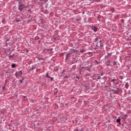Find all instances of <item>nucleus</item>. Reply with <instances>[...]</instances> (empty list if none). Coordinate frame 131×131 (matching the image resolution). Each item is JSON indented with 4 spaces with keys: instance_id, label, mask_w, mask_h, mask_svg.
<instances>
[{
    "instance_id": "nucleus-29",
    "label": "nucleus",
    "mask_w": 131,
    "mask_h": 131,
    "mask_svg": "<svg viewBox=\"0 0 131 131\" xmlns=\"http://www.w3.org/2000/svg\"><path fill=\"white\" fill-rule=\"evenodd\" d=\"M107 66H112V65L110 63H107L106 64Z\"/></svg>"
},
{
    "instance_id": "nucleus-24",
    "label": "nucleus",
    "mask_w": 131,
    "mask_h": 131,
    "mask_svg": "<svg viewBox=\"0 0 131 131\" xmlns=\"http://www.w3.org/2000/svg\"><path fill=\"white\" fill-rule=\"evenodd\" d=\"M104 74H105V73H104V72H102V73H101L100 75H101V76H103V75H104Z\"/></svg>"
},
{
    "instance_id": "nucleus-4",
    "label": "nucleus",
    "mask_w": 131,
    "mask_h": 131,
    "mask_svg": "<svg viewBox=\"0 0 131 131\" xmlns=\"http://www.w3.org/2000/svg\"><path fill=\"white\" fill-rule=\"evenodd\" d=\"M94 79L95 80H98V79H101V77L100 76V74H94L93 76Z\"/></svg>"
},
{
    "instance_id": "nucleus-31",
    "label": "nucleus",
    "mask_w": 131,
    "mask_h": 131,
    "mask_svg": "<svg viewBox=\"0 0 131 131\" xmlns=\"http://www.w3.org/2000/svg\"><path fill=\"white\" fill-rule=\"evenodd\" d=\"M111 62H112V61H110V60L108 61V63H109V64H110V63H111Z\"/></svg>"
},
{
    "instance_id": "nucleus-18",
    "label": "nucleus",
    "mask_w": 131,
    "mask_h": 131,
    "mask_svg": "<svg viewBox=\"0 0 131 131\" xmlns=\"http://www.w3.org/2000/svg\"><path fill=\"white\" fill-rule=\"evenodd\" d=\"M107 57L108 56H112V53H110L109 52H107Z\"/></svg>"
},
{
    "instance_id": "nucleus-7",
    "label": "nucleus",
    "mask_w": 131,
    "mask_h": 131,
    "mask_svg": "<svg viewBox=\"0 0 131 131\" xmlns=\"http://www.w3.org/2000/svg\"><path fill=\"white\" fill-rule=\"evenodd\" d=\"M35 68H36V66L32 65L31 70H34V69H35Z\"/></svg>"
},
{
    "instance_id": "nucleus-5",
    "label": "nucleus",
    "mask_w": 131,
    "mask_h": 131,
    "mask_svg": "<svg viewBox=\"0 0 131 131\" xmlns=\"http://www.w3.org/2000/svg\"><path fill=\"white\" fill-rule=\"evenodd\" d=\"M115 89H116V90L113 89L112 91L114 92V94L115 95H118L119 92V88H115Z\"/></svg>"
},
{
    "instance_id": "nucleus-11",
    "label": "nucleus",
    "mask_w": 131,
    "mask_h": 131,
    "mask_svg": "<svg viewBox=\"0 0 131 131\" xmlns=\"http://www.w3.org/2000/svg\"><path fill=\"white\" fill-rule=\"evenodd\" d=\"M94 64H95V65H98L99 64V61H97V60H95L94 61Z\"/></svg>"
},
{
    "instance_id": "nucleus-21",
    "label": "nucleus",
    "mask_w": 131,
    "mask_h": 131,
    "mask_svg": "<svg viewBox=\"0 0 131 131\" xmlns=\"http://www.w3.org/2000/svg\"><path fill=\"white\" fill-rule=\"evenodd\" d=\"M116 61H114L113 62V66H115L116 65Z\"/></svg>"
},
{
    "instance_id": "nucleus-26",
    "label": "nucleus",
    "mask_w": 131,
    "mask_h": 131,
    "mask_svg": "<svg viewBox=\"0 0 131 131\" xmlns=\"http://www.w3.org/2000/svg\"><path fill=\"white\" fill-rule=\"evenodd\" d=\"M60 108H63V107H64V105H63V104H61L60 105Z\"/></svg>"
},
{
    "instance_id": "nucleus-3",
    "label": "nucleus",
    "mask_w": 131,
    "mask_h": 131,
    "mask_svg": "<svg viewBox=\"0 0 131 131\" xmlns=\"http://www.w3.org/2000/svg\"><path fill=\"white\" fill-rule=\"evenodd\" d=\"M22 73H23L22 72V71H17L14 75H15L16 77L18 78V77H20V76H22Z\"/></svg>"
},
{
    "instance_id": "nucleus-37",
    "label": "nucleus",
    "mask_w": 131,
    "mask_h": 131,
    "mask_svg": "<svg viewBox=\"0 0 131 131\" xmlns=\"http://www.w3.org/2000/svg\"><path fill=\"white\" fill-rule=\"evenodd\" d=\"M71 51H74V50H73V49H71Z\"/></svg>"
},
{
    "instance_id": "nucleus-25",
    "label": "nucleus",
    "mask_w": 131,
    "mask_h": 131,
    "mask_svg": "<svg viewBox=\"0 0 131 131\" xmlns=\"http://www.w3.org/2000/svg\"><path fill=\"white\" fill-rule=\"evenodd\" d=\"M80 53H83V52H84V50L82 49L80 51Z\"/></svg>"
},
{
    "instance_id": "nucleus-10",
    "label": "nucleus",
    "mask_w": 131,
    "mask_h": 131,
    "mask_svg": "<svg viewBox=\"0 0 131 131\" xmlns=\"http://www.w3.org/2000/svg\"><path fill=\"white\" fill-rule=\"evenodd\" d=\"M46 77L48 78H50L51 76H49V72H47V73L46 74Z\"/></svg>"
},
{
    "instance_id": "nucleus-39",
    "label": "nucleus",
    "mask_w": 131,
    "mask_h": 131,
    "mask_svg": "<svg viewBox=\"0 0 131 131\" xmlns=\"http://www.w3.org/2000/svg\"><path fill=\"white\" fill-rule=\"evenodd\" d=\"M66 106H67V103H66Z\"/></svg>"
},
{
    "instance_id": "nucleus-14",
    "label": "nucleus",
    "mask_w": 131,
    "mask_h": 131,
    "mask_svg": "<svg viewBox=\"0 0 131 131\" xmlns=\"http://www.w3.org/2000/svg\"><path fill=\"white\" fill-rule=\"evenodd\" d=\"M38 60H39V61H40V60H45V59L42 58V57H38Z\"/></svg>"
},
{
    "instance_id": "nucleus-6",
    "label": "nucleus",
    "mask_w": 131,
    "mask_h": 131,
    "mask_svg": "<svg viewBox=\"0 0 131 131\" xmlns=\"http://www.w3.org/2000/svg\"><path fill=\"white\" fill-rule=\"evenodd\" d=\"M91 29H92L94 32H97V31H98V28L96 26L91 27Z\"/></svg>"
},
{
    "instance_id": "nucleus-27",
    "label": "nucleus",
    "mask_w": 131,
    "mask_h": 131,
    "mask_svg": "<svg viewBox=\"0 0 131 131\" xmlns=\"http://www.w3.org/2000/svg\"><path fill=\"white\" fill-rule=\"evenodd\" d=\"M24 98L26 101L27 100V97H26V96H24Z\"/></svg>"
},
{
    "instance_id": "nucleus-8",
    "label": "nucleus",
    "mask_w": 131,
    "mask_h": 131,
    "mask_svg": "<svg viewBox=\"0 0 131 131\" xmlns=\"http://www.w3.org/2000/svg\"><path fill=\"white\" fill-rule=\"evenodd\" d=\"M11 67H12V68H16V67H17L16 66V63H12L11 64Z\"/></svg>"
},
{
    "instance_id": "nucleus-13",
    "label": "nucleus",
    "mask_w": 131,
    "mask_h": 131,
    "mask_svg": "<svg viewBox=\"0 0 131 131\" xmlns=\"http://www.w3.org/2000/svg\"><path fill=\"white\" fill-rule=\"evenodd\" d=\"M39 37L38 36H37L35 37L34 39L35 40H38V39H39Z\"/></svg>"
},
{
    "instance_id": "nucleus-35",
    "label": "nucleus",
    "mask_w": 131,
    "mask_h": 131,
    "mask_svg": "<svg viewBox=\"0 0 131 131\" xmlns=\"http://www.w3.org/2000/svg\"><path fill=\"white\" fill-rule=\"evenodd\" d=\"M80 131H83V130L82 129H81Z\"/></svg>"
},
{
    "instance_id": "nucleus-16",
    "label": "nucleus",
    "mask_w": 131,
    "mask_h": 131,
    "mask_svg": "<svg viewBox=\"0 0 131 131\" xmlns=\"http://www.w3.org/2000/svg\"><path fill=\"white\" fill-rule=\"evenodd\" d=\"M14 56H15V54H13L11 55H9V58H12L13 59V58H14Z\"/></svg>"
},
{
    "instance_id": "nucleus-17",
    "label": "nucleus",
    "mask_w": 131,
    "mask_h": 131,
    "mask_svg": "<svg viewBox=\"0 0 131 131\" xmlns=\"http://www.w3.org/2000/svg\"><path fill=\"white\" fill-rule=\"evenodd\" d=\"M116 81H117V79H113L112 80V82H114V83H115V82Z\"/></svg>"
},
{
    "instance_id": "nucleus-23",
    "label": "nucleus",
    "mask_w": 131,
    "mask_h": 131,
    "mask_svg": "<svg viewBox=\"0 0 131 131\" xmlns=\"http://www.w3.org/2000/svg\"><path fill=\"white\" fill-rule=\"evenodd\" d=\"M5 18H4V19H3V20H2V23H3V24H5Z\"/></svg>"
},
{
    "instance_id": "nucleus-36",
    "label": "nucleus",
    "mask_w": 131,
    "mask_h": 131,
    "mask_svg": "<svg viewBox=\"0 0 131 131\" xmlns=\"http://www.w3.org/2000/svg\"><path fill=\"white\" fill-rule=\"evenodd\" d=\"M89 2H92V1H93V0H89Z\"/></svg>"
},
{
    "instance_id": "nucleus-30",
    "label": "nucleus",
    "mask_w": 131,
    "mask_h": 131,
    "mask_svg": "<svg viewBox=\"0 0 131 131\" xmlns=\"http://www.w3.org/2000/svg\"><path fill=\"white\" fill-rule=\"evenodd\" d=\"M5 89H6V87H5V86H3L2 89H3V90H5Z\"/></svg>"
},
{
    "instance_id": "nucleus-28",
    "label": "nucleus",
    "mask_w": 131,
    "mask_h": 131,
    "mask_svg": "<svg viewBox=\"0 0 131 131\" xmlns=\"http://www.w3.org/2000/svg\"><path fill=\"white\" fill-rule=\"evenodd\" d=\"M19 82H20L21 83H23V80H19Z\"/></svg>"
},
{
    "instance_id": "nucleus-1",
    "label": "nucleus",
    "mask_w": 131,
    "mask_h": 131,
    "mask_svg": "<svg viewBox=\"0 0 131 131\" xmlns=\"http://www.w3.org/2000/svg\"><path fill=\"white\" fill-rule=\"evenodd\" d=\"M95 42H96V47H98V48H102V47L104 46V44L100 37L96 38L95 39Z\"/></svg>"
},
{
    "instance_id": "nucleus-33",
    "label": "nucleus",
    "mask_w": 131,
    "mask_h": 131,
    "mask_svg": "<svg viewBox=\"0 0 131 131\" xmlns=\"http://www.w3.org/2000/svg\"><path fill=\"white\" fill-rule=\"evenodd\" d=\"M21 80H24V77H22Z\"/></svg>"
},
{
    "instance_id": "nucleus-9",
    "label": "nucleus",
    "mask_w": 131,
    "mask_h": 131,
    "mask_svg": "<svg viewBox=\"0 0 131 131\" xmlns=\"http://www.w3.org/2000/svg\"><path fill=\"white\" fill-rule=\"evenodd\" d=\"M70 55H71V53H68L66 55V60L68 59V58H69V57H70Z\"/></svg>"
},
{
    "instance_id": "nucleus-20",
    "label": "nucleus",
    "mask_w": 131,
    "mask_h": 131,
    "mask_svg": "<svg viewBox=\"0 0 131 131\" xmlns=\"http://www.w3.org/2000/svg\"><path fill=\"white\" fill-rule=\"evenodd\" d=\"M49 78H50L51 81H53V80H54V77H50Z\"/></svg>"
},
{
    "instance_id": "nucleus-2",
    "label": "nucleus",
    "mask_w": 131,
    "mask_h": 131,
    "mask_svg": "<svg viewBox=\"0 0 131 131\" xmlns=\"http://www.w3.org/2000/svg\"><path fill=\"white\" fill-rule=\"evenodd\" d=\"M26 8H27V6L26 5H23L22 2H19L18 3V10L19 11H23Z\"/></svg>"
},
{
    "instance_id": "nucleus-32",
    "label": "nucleus",
    "mask_w": 131,
    "mask_h": 131,
    "mask_svg": "<svg viewBox=\"0 0 131 131\" xmlns=\"http://www.w3.org/2000/svg\"><path fill=\"white\" fill-rule=\"evenodd\" d=\"M38 43H40V40L38 41Z\"/></svg>"
},
{
    "instance_id": "nucleus-34",
    "label": "nucleus",
    "mask_w": 131,
    "mask_h": 131,
    "mask_svg": "<svg viewBox=\"0 0 131 131\" xmlns=\"http://www.w3.org/2000/svg\"><path fill=\"white\" fill-rule=\"evenodd\" d=\"M30 17H31V15H29V17H28V18H30Z\"/></svg>"
},
{
    "instance_id": "nucleus-19",
    "label": "nucleus",
    "mask_w": 131,
    "mask_h": 131,
    "mask_svg": "<svg viewBox=\"0 0 131 131\" xmlns=\"http://www.w3.org/2000/svg\"><path fill=\"white\" fill-rule=\"evenodd\" d=\"M115 84H117V85H119V81H116L115 83Z\"/></svg>"
},
{
    "instance_id": "nucleus-22",
    "label": "nucleus",
    "mask_w": 131,
    "mask_h": 131,
    "mask_svg": "<svg viewBox=\"0 0 131 131\" xmlns=\"http://www.w3.org/2000/svg\"><path fill=\"white\" fill-rule=\"evenodd\" d=\"M41 85L42 86H43L45 85V84H46V83H45V82H42L41 83Z\"/></svg>"
},
{
    "instance_id": "nucleus-15",
    "label": "nucleus",
    "mask_w": 131,
    "mask_h": 131,
    "mask_svg": "<svg viewBox=\"0 0 131 131\" xmlns=\"http://www.w3.org/2000/svg\"><path fill=\"white\" fill-rule=\"evenodd\" d=\"M116 122H117L118 123H120V119L119 118H118L117 120H116Z\"/></svg>"
},
{
    "instance_id": "nucleus-12",
    "label": "nucleus",
    "mask_w": 131,
    "mask_h": 131,
    "mask_svg": "<svg viewBox=\"0 0 131 131\" xmlns=\"http://www.w3.org/2000/svg\"><path fill=\"white\" fill-rule=\"evenodd\" d=\"M125 88L126 89V90H127V89H128V83H126L125 85Z\"/></svg>"
},
{
    "instance_id": "nucleus-38",
    "label": "nucleus",
    "mask_w": 131,
    "mask_h": 131,
    "mask_svg": "<svg viewBox=\"0 0 131 131\" xmlns=\"http://www.w3.org/2000/svg\"><path fill=\"white\" fill-rule=\"evenodd\" d=\"M125 116H127V115L125 114Z\"/></svg>"
}]
</instances>
